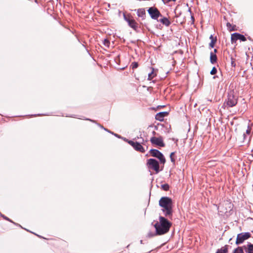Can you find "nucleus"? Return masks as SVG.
Instances as JSON below:
<instances>
[{"label":"nucleus","instance_id":"nucleus-1","mask_svg":"<svg viewBox=\"0 0 253 253\" xmlns=\"http://www.w3.org/2000/svg\"><path fill=\"white\" fill-rule=\"evenodd\" d=\"M171 226V223L165 217L160 216L159 221L155 224L157 234L163 235L167 233Z\"/></svg>","mask_w":253,"mask_h":253},{"label":"nucleus","instance_id":"nucleus-2","mask_svg":"<svg viewBox=\"0 0 253 253\" xmlns=\"http://www.w3.org/2000/svg\"><path fill=\"white\" fill-rule=\"evenodd\" d=\"M159 205L162 208V211L166 216L170 215L172 213V200L168 197H163L159 200Z\"/></svg>","mask_w":253,"mask_h":253},{"label":"nucleus","instance_id":"nucleus-3","mask_svg":"<svg viewBox=\"0 0 253 253\" xmlns=\"http://www.w3.org/2000/svg\"><path fill=\"white\" fill-rule=\"evenodd\" d=\"M148 168L154 170L156 173L159 171V164L157 161L153 159H150L147 161Z\"/></svg>","mask_w":253,"mask_h":253},{"label":"nucleus","instance_id":"nucleus-4","mask_svg":"<svg viewBox=\"0 0 253 253\" xmlns=\"http://www.w3.org/2000/svg\"><path fill=\"white\" fill-rule=\"evenodd\" d=\"M251 236V234L248 232L242 233L238 234L236 244L239 245L242 244L244 241L249 239Z\"/></svg>","mask_w":253,"mask_h":253},{"label":"nucleus","instance_id":"nucleus-5","mask_svg":"<svg viewBox=\"0 0 253 253\" xmlns=\"http://www.w3.org/2000/svg\"><path fill=\"white\" fill-rule=\"evenodd\" d=\"M150 154L153 157L158 158L163 164H165L166 162L165 158L162 153L156 149H152L150 150Z\"/></svg>","mask_w":253,"mask_h":253},{"label":"nucleus","instance_id":"nucleus-6","mask_svg":"<svg viewBox=\"0 0 253 253\" xmlns=\"http://www.w3.org/2000/svg\"><path fill=\"white\" fill-rule=\"evenodd\" d=\"M237 99L232 94H229L228 96L227 101L224 103V105L228 107H233L237 104Z\"/></svg>","mask_w":253,"mask_h":253},{"label":"nucleus","instance_id":"nucleus-7","mask_svg":"<svg viewBox=\"0 0 253 253\" xmlns=\"http://www.w3.org/2000/svg\"><path fill=\"white\" fill-rule=\"evenodd\" d=\"M127 142L132 146L135 150L141 152H144L145 151L144 148L139 143L131 140H128Z\"/></svg>","mask_w":253,"mask_h":253},{"label":"nucleus","instance_id":"nucleus-8","mask_svg":"<svg viewBox=\"0 0 253 253\" xmlns=\"http://www.w3.org/2000/svg\"><path fill=\"white\" fill-rule=\"evenodd\" d=\"M148 12L151 17L154 19H157L160 15V13L156 8L150 7L148 10Z\"/></svg>","mask_w":253,"mask_h":253},{"label":"nucleus","instance_id":"nucleus-9","mask_svg":"<svg viewBox=\"0 0 253 253\" xmlns=\"http://www.w3.org/2000/svg\"><path fill=\"white\" fill-rule=\"evenodd\" d=\"M151 142L160 147H164L165 144L162 137H152L150 139Z\"/></svg>","mask_w":253,"mask_h":253},{"label":"nucleus","instance_id":"nucleus-10","mask_svg":"<svg viewBox=\"0 0 253 253\" xmlns=\"http://www.w3.org/2000/svg\"><path fill=\"white\" fill-rule=\"evenodd\" d=\"M240 40L242 41L245 42L246 41V38L244 35L240 34L239 33H234L231 35V41L232 42H236L238 40Z\"/></svg>","mask_w":253,"mask_h":253},{"label":"nucleus","instance_id":"nucleus-11","mask_svg":"<svg viewBox=\"0 0 253 253\" xmlns=\"http://www.w3.org/2000/svg\"><path fill=\"white\" fill-rule=\"evenodd\" d=\"M168 113L167 112H162L158 113L156 114L155 118L156 120L162 121L164 120L165 117L168 115Z\"/></svg>","mask_w":253,"mask_h":253},{"label":"nucleus","instance_id":"nucleus-12","mask_svg":"<svg viewBox=\"0 0 253 253\" xmlns=\"http://www.w3.org/2000/svg\"><path fill=\"white\" fill-rule=\"evenodd\" d=\"M253 124L250 123V121H249L248 124L247 125H245V127L247 126V129L246 130V134L244 133V138L246 139V135H250L251 134V131L252 129Z\"/></svg>","mask_w":253,"mask_h":253},{"label":"nucleus","instance_id":"nucleus-13","mask_svg":"<svg viewBox=\"0 0 253 253\" xmlns=\"http://www.w3.org/2000/svg\"><path fill=\"white\" fill-rule=\"evenodd\" d=\"M128 23V25H129L130 27H131V28H135L136 26V23L135 22V21L133 19H126Z\"/></svg>","mask_w":253,"mask_h":253},{"label":"nucleus","instance_id":"nucleus-14","mask_svg":"<svg viewBox=\"0 0 253 253\" xmlns=\"http://www.w3.org/2000/svg\"><path fill=\"white\" fill-rule=\"evenodd\" d=\"M154 69L153 68V69H152V71H151V72L148 74V79L149 80H151L152 79H153V78H154V77L155 76H156V73H155L154 72Z\"/></svg>","mask_w":253,"mask_h":253},{"label":"nucleus","instance_id":"nucleus-15","mask_svg":"<svg viewBox=\"0 0 253 253\" xmlns=\"http://www.w3.org/2000/svg\"><path fill=\"white\" fill-rule=\"evenodd\" d=\"M210 60H211V63H214L216 62V55L215 54H213V53H211V56H210Z\"/></svg>","mask_w":253,"mask_h":253},{"label":"nucleus","instance_id":"nucleus-16","mask_svg":"<svg viewBox=\"0 0 253 253\" xmlns=\"http://www.w3.org/2000/svg\"><path fill=\"white\" fill-rule=\"evenodd\" d=\"M161 22L167 26H169L170 24L169 20L166 18L162 19Z\"/></svg>","mask_w":253,"mask_h":253},{"label":"nucleus","instance_id":"nucleus-17","mask_svg":"<svg viewBox=\"0 0 253 253\" xmlns=\"http://www.w3.org/2000/svg\"><path fill=\"white\" fill-rule=\"evenodd\" d=\"M145 14V11L142 9H139L137 10V15L139 17H142Z\"/></svg>","mask_w":253,"mask_h":253},{"label":"nucleus","instance_id":"nucleus-18","mask_svg":"<svg viewBox=\"0 0 253 253\" xmlns=\"http://www.w3.org/2000/svg\"><path fill=\"white\" fill-rule=\"evenodd\" d=\"M104 45L106 47H109L110 45V42L107 39H104L103 41Z\"/></svg>","mask_w":253,"mask_h":253},{"label":"nucleus","instance_id":"nucleus-19","mask_svg":"<svg viewBox=\"0 0 253 253\" xmlns=\"http://www.w3.org/2000/svg\"><path fill=\"white\" fill-rule=\"evenodd\" d=\"M248 252L249 253H253V245L250 244L248 245Z\"/></svg>","mask_w":253,"mask_h":253},{"label":"nucleus","instance_id":"nucleus-20","mask_svg":"<svg viewBox=\"0 0 253 253\" xmlns=\"http://www.w3.org/2000/svg\"><path fill=\"white\" fill-rule=\"evenodd\" d=\"M233 253H243V250L242 248L238 247L234 250Z\"/></svg>","mask_w":253,"mask_h":253},{"label":"nucleus","instance_id":"nucleus-21","mask_svg":"<svg viewBox=\"0 0 253 253\" xmlns=\"http://www.w3.org/2000/svg\"><path fill=\"white\" fill-rule=\"evenodd\" d=\"M227 250L225 248L221 249L217 251L216 253H227Z\"/></svg>","mask_w":253,"mask_h":253},{"label":"nucleus","instance_id":"nucleus-22","mask_svg":"<svg viewBox=\"0 0 253 253\" xmlns=\"http://www.w3.org/2000/svg\"><path fill=\"white\" fill-rule=\"evenodd\" d=\"M215 42H216L215 40L212 39V40L211 41V42L210 43V46L211 47H213L214 46V43H215Z\"/></svg>","mask_w":253,"mask_h":253},{"label":"nucleus","instance_id":"nucleus-23","mask_svg":"<svg viewBox=\"0 0 253 253\" xmlns=\"http://www.w3.org/2000/svg\"><path fill=\"white\" fill-rule=\"evenodd\" d=\"M131 66H132V69H135L138 67V64L136 62H133L132 63Z\"/></svg>","mask_w":253,"mask_h":253},{"label":"nucleus","instance_id":"nucleus-24","mask_svg":"<svg viewBox=\"0 0 253 253\" xmlns=\"http://www.w3.org/2000/svg\"><path fill=\"white\" fill-rule=\"evenodd\" d=\"M216 73V69L215 67H213L211 71V75H214Z\"/></svg>","mask_w":253,"mask_h":253},{"label":"nucleus","instance_id":"nucleus-25","mask_svg":"<svg viewBox=\"0 0 253 253\" xmlns=\"http://www.w3.org/2000/svg\"><path fill=\"white\" fill-rule=\"evenodd\" d=\"M164 190L167 191L169 189V186L168 184H164L162 185Z\"/></svg>","mask_w":253,"mask_h":253},{"label":"nucleus","instance_id":"nucleus-26","mask_svg":"<svg viewBox=\"0 0 253 253\" xmlns=\"http://www.w3.org/2000/svg\"><path fill=\"white\" fill-rule=\"evenodd\" d=\"M174 155V153L173 152H172L171 154H170V159H171V161L173 162H174V160L173 159V155Z\"/></svg>","mask_w":253,"mask_h":253},{"label":"nucleus","instance_id":"nucleus-27","mask_svg":"<svg viewBox=\"0 0 253 253\" xmlns=\"http://www.w3.org/2000/svg\"><path fill=\"white\" fill-rule=\"evenodd\" d=\"M176 0H165V3H167L170 1H175Z\"/></svg>","mask_w":253,"mask_h":253},{"label":"nucleus","instance_id":"nucleus-28","mask_svg":"<svg viewBox=\"0 0 253 253\" xmlns=\"http://www.w3.org/2000/svg\"><path fill=\"white\" fill-rule=\"evenodd\" d=\"M227 26L228 27H230V26H231V24H230V23H228L227 24Z\"/></svg>","mask_w":253,"mask_h":253},{"label":"nucleus","instance_id":"nucleus-29","mask_svg":"<svg viewBox=\"0 0 253 253\" xmlns=\"http://www.w3.org/2000/svg\"><path fill=\"white\" fill-rule=\"evenodd\" d=\"M210 39H211V41L212 40V39H214V38H213V37L212 35H211V36H210Z\"/></svg>","mask_w":253,"mask_h":253},{"label":"nucleus","instance_id":"nucleus-30","mask_svg":"<svg viewBox=\"0 0 253 253\" xmlns=\"http://www.w3.org/2000/svg\"><path fill=\"white\" fill-rule=\"evenodd\" d=\"M4 218H5L6 219H7L8 220H9L8 218H6V217H4Z\"/></svg>","mask_w":253,"mask_h":253},{"label":"nucleus","instance_id":"nucleus-31","mask_svg":"<svg viewBox=\"0 0 253 253\" xmlns=\"http://www.w3.org/2000/svg\"><path fill=\"white\" fill-rule=\"evenodd\" d=\"M4 218H5L6 219H7L8 220H9L8 218H6V217H4Z\"/></svg>","mask_w":253,"mask_h":253},{"label":"nucleus","instance_id":"nucleus-32","mask_svg":"<svg viewBox=\"0 0 253 253\" xmlns=\"http://www.w3.org/2000/svg\"><path fill=\"white\" fill-rule=\"evenodd\" d=\"M163 0V1L164 3H165V0Z\"/></svg>","mask_w":253,"mask_h":253},{"label":"nucleus","instance_id":"nucleus-33","mask_svg":"<svg viewBox=\"0 0 253 253\" xmlns=\"http://www.w3.org/2000/svg\"><path fill=\"white\" fill-rule=\"evenodd\" d=\"M252 69H253V68H252Z\"/></svg>","mask_w":253,"mask_h":253}]
</instances>
